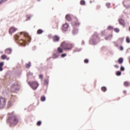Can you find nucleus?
I'll return each mask as SVG.
<instances>
[{"label": "nucleus", "instance_id": "nucleus-1", "mask_svg": "<svg viewBox=\"0 0 130 130\" xmlns=\"http://www.w3.org/2000/svg\"><path fill=\"white\" fill-rule=\"evenodd\" d=\"M14 39L18 40L22 46H25L26 42H30L31 40V38L29 37L28 34L23 31L21 32L20 35H15Z\"/></svg>", "mask_w": 130, "mask_h": 130}, {"label": "nucleus", "instance_id": "nucleus-2", "mask_svg": "<svg viewBox=\"0 0 130 130\" xmlns=\"http://www.w3.org/2000/svg\"><path fill=\"white\" fill-rule=\"evenodd\" d=\"M20 121L21 119L14 114L10 113L8 114V118H7V122L10 124V126L16 125L20 122Z\"/></svg>", "mask_w": 130, "mask_h": 130}, {"label": "nucleus", "instance_id": "nucleus-3", "mask_svg": "<svg viewBox=\"0 0 130 130\" xmlns=\"http://www.w3.org/2000/svg\"><path fill=\"white\" fill-rule=\"evenodd\" d=\"M60 46L66 51H71L74 48L75 45L72 43L63 41L61 43Z\"/></svg>", "mask_w": 130, "mask_h": 130}, {"label": "nucleus", "instance_id": "nucleus-4", "mask_svg": "<svg viewBox=\"0 0 130 130\" xmlns=\"http://www.w3.org/2000/svg\"><path fill=\"white\" fill-rule=\"evenodd\" d=\"M99 34L97 32H94L93 35L92 36L91 39L89 41V43L91 44L94 45L96 43L95 40L99 38Z\"/></svg>", "mask_w": 130, "mask_h": 130}, {"label": "nucleus", "instance_id": "nucleus-5", "mask_svg": "<svg viewBox=\"0 0 130 130\" xmlns=\"http://www.w3.org/2000/svg\"><path fill=\"white\" fill-rule=\"evenodd\" d=\"M27 83L33 90H37L39 86V84H38V82H28Z\"/></svg>", "mask_w": 130, "mask_h": 130}, {"label": "nucleus", "instance_id": "nucleus-6", "mask_svg": "<svg viewBox=\"0 0 130 130\" xmlns=\"http://www.w3.org/2000/svg\"><path fill=\"white\" fill-rule=\"evenodd\" d=\"M6 100L5 98L0 97V108H3L5 107Z\"/></svg>", "mask_w": 130, "mask_h": 130}, {"label": "nucleus", "instance_id": "nucleus-7", "mask_svg": "<svg viewBox=\"0 0 130 130\" xmlns=\"http://www.w3.org/2000/svg\"><path fill=\"white\" fill-rule=\"evenodd\" d=\"M18 82H15L11 87V90L12 92H14L18 90Z\"/></svg>", "mask_w": 130, "mask_h": 130}, {"label": "nucleus", "instance_id": "nucleus-8", "mask_svg": "<svg viewBox=\"0 0 130 130\" xmlns=\"http://www.w3.org/2000/svg\"><path fill=\"white\" fill-rule=\"evenodd\" d=\"M17 30V28L15 27L14 26H11L9 28V34L10 35H12V34L16 32Z\"/></svg>", "mask_w": 130, "mask_h": 130}, {"label": "nucleus", "instance_id": "nucleus-9", "mask_svg": "<svg viewBox=\"0 0 130 130\" xmlns=\"http://www.w3.org/2000/svg\"><path fill=\"white\" fill-rule=\"evenodd\" d=\"M69 27V24L66 23L63 24L62 26L63 31H67L68 30Z\"/></svg>", "mask_w": 130, "mask_h": 130}, {"label": "nucleus", "instance_id": "nucleus-10", "mask_svg": "<svg viewBox=\"0 0 130 130\" xmlns=\"http://www.w3.org/2000/svg\"><path fill=\"white\" fill-rule=\"evenodd\" d=\"M52 39L54 42L59 41V38L58 37V36L57 35H55L53 37H52Z\"/></svg>", "mask_w": 130, "mask_h": 130}, {"label": "nucleus", "instance_id": "nucleus-11", "mask_svg": "<svg viewBox=\"0 0 130 130\" xmlns=\"http://www.w3.org/2000/svg\"><path fill=\"white\" fill-rule=\"evenodd\" d=\"M5 53L8 54H11L12 53V49L11 48H7L5 50Z\"/></svg>", "mask_w": 130, "mask_h": 130}, {"label": "nucleus", "instance_id": "nucleus-12", "mask_svg": "<svg viewBox=\"0 0 130 130\" xmlns=\"http://www.w3.org/2000/svg\"><path fill=\"white\" fill-rule=\"evenodd\" d=\"M119 24L123 25V26H124L125 25V22H124V20L122 19H119Z\"/></svg>", "mask_w": 130, "mask_h": 130}, {"label": "nucleus", "instance_id": "nucleus-13", "mask_svg": "<svg viewBox=\"0 0 130 130\" xmlns=\"http://www.w3.org/2000/svg\"><path fill=\"white\" fill-rule=\"evenodd\" d=\"M57 52L61 54L63 52V49L60 47L57 48Z\"/></svg>", "mask_w": 130, "mask_h": 130}, {"label": "nucleus", "instance_id": "nucleus-14", "mask_svg": "<svg viewBox=\"0 0 130 130\" xmlns=\"http://www.w3.org/2000/svg\"><path fill=\"white\" fill-rule=\"evenodd\" d=\"M4 62H2L0 63V72L3 71V67L4 66Z\"/></svg>", "mask_w": 130, "mask_h": 130}, {"label": "nucleus", "instance_id": "nucleus-15", "mask_svg": "<svg viewBox=\"0 0 130 130\" xmlns=\"http://www.w3.org/2000/svg\"><path fill=\"white\" fill-rule=\"evenodd\" d=\"M59 56V54H58V53H54L53 55V58H57L58 57V56Z\"/></svg>", "mask_w": 130, "mask_h": 130}, {"label": "nucleus", "instance_id": "nucleus-16", "mask_svg": "<svg viewBox=\"0 0 130 130\" xmlns=\"http://www.w3.org/2000/svg\"><path fill=\"white\" fill-rule=\"evenodd\" d=\"M66 18L67 19V20L68 21H71V18L70 15L67 14L66 16Z\"/></svg>", "mask_w": 130, "mask_h": 130}, {"label": "nucleus", "instance_id": "nucleus-17", "mask_svg": "<svg viewBox=\"0 0 130 130\" xmlns=\"http://www.w3.org/2000/svg\"><path fill=\"white\" fill-rule=\"evenodd\" d=\"M124 85L126 87H128L130 85V83L127 81H125L124 82Z\"/></svg>", "mask_w": 130, "mask_h": 130}, {"label": "nucleus", "instance_id": "nucleus-18", "mask_svg": "<svg viewBox=\"0 0 130 130\" xmlns=\"http://www.w3.org/2000/svg\"><path fill=\"white\" fill-rule=\"evenodd\" d=\"M13 101H12V100H10V101H8V107H10L13 105Z\"/></svg>", "mask_w": 130, "mask_h": 130}, {"label": "nucleus", "instance_id": "nucleus-19", "mask_svg": "<svg viewBox=\"0 0 130 130\" xmlns=\"http://www.w3.org/2000/svg\"><path fill=\"white\" fill-rule=\"evenodd\" d=\"M112 36H113L112 35H110L109 36H108V37H106L105 38V40H111V39H110V38H112Z\"/></svg>", "mask_w": 130, "mask_h": 130}, {"label": "nucleus", "instance_id": "nucleus-20", "mask_svg": "<svg viewBox=\"0 0 130 130\" xmlns=\"http://www.w3.org/2000/svg\"><path fill=\"white\" fill-rule=\"evenodd\" d=\"M123 61V59L122 58H119L118 60V62L119 64L122 63Z\"/></svg>", "mask_w": 130, "mask_h": 130}, {"label": "nucleus", "instance_id": "nucleus-21", "mask_svg": "<svg viewBox=\"0 0 130 130\" xmlns=\"http://www.w3.org/2000/svg\"><path fill=\"white\" fill-rule=\"evenodd\" d=\"M101 90L103 92H105L107 91V89L106 87L103 86L101 88Z\"/></svg>", "mask_w": 130, "mask_h": 130}, {"label": "nucleus", "instance_id": "nucleus-22", "mask_svg": "<svg viewBox=\"0 0 130 130\" xmlns=\"http://www.w3.org/2000/svg\"><path fill=\"white\" fill-rule=\"evenodd\" d=\"M43 32V30L42 29H38L37 31V34L40 35L42 34Z\"/></svg>", "mask_w": 130, "mask_h": 130}, {"label": "nucleus", "instance_id": "nucleus-23", "mask_svg": "<svg viewBox=\"0 0 130 130\" xmlns=\"http://www.w3.org/2000/svg\"><path fill=\"white\" fill-rule=\"evenodd\" d=\"M1 58L3 60L6 59L7 57L5 54H3L2 55Z\"/></svg>", "mask_w": 130, "mask_h": 130}, {"label": "nucleus", "instance_id": "nucleus-24", "mask_svg": "<svg viewBox=\"0 0 130 130\" xmlns=\"http://www.w3.org/2000/svg\"><path fill=\"white\" fill-rule=\"evenodd\" d=\"M45 100H46V98H45V96H41V101H42V102H44V101H45Z\"/></svg>", "mask_w": 130, "mask_h": 130}, {"label": "nucleus", "instance_id": "nucleus-25", "mask_svg": "<svg viewBox=\"0 0 130 130\" xmlns=\"http://www.w3.org/2000/svg\"><path fill=\"white\" fill-rule=\"evenodd\" d=\"M115 32L118 33L120 32V29L118 28H115L114 29Z\"/></svg>", "mask_w": 130, "mask_h": 130}, {"label": "nucleus", "instance_id": "nucleus-26", "mask_svg": "<svg viewBox=\"0 0 130 130\" xmlns=\"http://www.w3.org/2000/svg\"><path fill=\"white\" fill-rule=\"evenodd\" d=\"M126 42L127 43H130V39H129V37H126Z\"/></svg>", "mask_w": 130, "mask_h": 130}, {"label": "nucleus", "instance_id": "nucleus-27", "mask_svg": "<svg viewBox=\"0 0 130 130\" xmlns=\"http://www.w3.org/2000/svg\"><path fill=\"white\" fill-rule=\"evenodd\" d=\"M30 66H31V63H28L26 64L25 67L26 68V69H29L30 67Z\"/></svg>", "mask_w": 130, "mask_h": 130}, {"label": "nucleus", "instance_id": "nucleus-28", "mask_svg": "<svg viewBox=\"0 0 130 130\" xmlns=\"http://www.w3.org/2000/svg\"><path fill=\"white\" fill-rule=\"evenodd\" d=\"M120 75H121V72L120 71H117L116 72V76H120Z\"/></svg>", "mask_w": 130, "mask_h": 130}, {"label": "nucleus", "instance_id": "nucleus-29", "mask_svg": "<svg viewBox=\"0 0 130 130\" xmlns=\"http://www.w3.org/2000/svg\"><path fill=\"white\" fill-rule=\"evenodd\" d=\"M80 4L81 5V6H84L85 4V2L83 0H82L80 2Z\"/></svg>", "mask_w": 130, "mask_h": 130}, {"label": "nucleus", "instance_id": "nucleus-30", "mask_svg": "<svg viewBox=\"0 0 130 130\" xmlns=\"http://www.w3.org/2000/svg\"><path fill=\"white\" fill-rule=\"evenodd\" d=\"M48 82H49L48 79L45 80L44 84H45V85H48Z\"/></svg>", "mask_w": 130, "mask_h": 130}, {"label": "nucleus", "instance_id": "nucleus-31", "mask_svg": "<svg viewBox=\"0 0 130 130\" xmlns=\"http://www.w3.org/2000/svg\"><path fill=\"white\" fill-rule=\"evenodd\" d=\"M106 7H107L108 8H110L111 4L108 3L106 4Z\"/></svg>", "mask_w": 130, "mask_h": 130}, {"label": "nucleus", "instance_id": "nucleus-32", "mask_svg": "<svg viewBox=\"0 0 130 130\" xmlns=\"http://www.w3.org/2000/svg\"><path fill=\"white\" fill-rule=\"evenodd\" d=\"M39 79L43 80V75L42 74H40L39 76Z\"/></svg>", "mask_w": 130, "mask_h": 130}, {"label": "nucleus", "instance_id": "nucleus-33", "mask_svg": "<svg viewBox=\"0 0 130 130\" xmlns=\"http://www.w3.org/2000/svg\"><path fill=\"white\" fill-rule=\"evenodd\" d=\"M67 53H63V54H61V58H64L66 56H67Z\"/></svg>", "mask_w": 130, "mask_h": 130}, {"label": "nucleus", "instance_id": "nucleus-34", "mask_svg": "<svg viewBox=\"0 0 130 130\" xmlns=\"http://www.w3.org/2000/svg\"><path fill=\"white\" fill-rule=\"evenodd\" d=\"M7 0H2L0 1V4H2L4 3H5L6 1H7Z\"/></svg>", "mask_w": 130, "mask_h": 130}, {"label": "nucleus", "instance_id": "nucleus-35", "mask_svg": "<svg viewBox=\"0 0 130 130\" xmlns=\"http://www.w3.org/2000/svg\"><path fill=\"white\" fill-rule=\"evenodd\" d=\"M108 30H112L113 29V27L111 26H110L108 27Z\"/></svg>", "mask_w": 130, "mask_h": 130}, {"label": "nucleus", "instance_id": "nucleus-36", "mask_svg": "<svg viewBox=\"0 0 130 130\" xmlns=\"http://www.w3.org/2000/svg\"><path fill=\"white\" fill-rule=\"evenodd\" d=\"M41 124V121H38V122L37 123V125L38 126H40Z\"/></svg>", "mask_w": 130, "mask_h": 130}, {"label": "nucleus", "instance_id": "nucleus-37", "mask_svg": "<svg viewBox=\"0 0 130 130\" xmlns=\"http://www.w3.org/2000/svg\"><path fill=\"white\" fill-rule=\"evenodd\" d=\"M78 32V30H73V33L74 34H77Z\"/></svg>", "mask_w": 130, "mask_h": 130}, {"label": "nucleus", "instance_id": "nucleus-38", "mask_svg": "<svg viewBox=\"0 0 130 130\" xmlns=\"http://www.w3.org/2000/svg\"><path fill=\"white\" fill-rule=\"evenodd\" d=\"M120 71H124V68L123 67L121 66L120 68Z\"/></svg>", "mask_w": 130, "mask_h": 130}, {"label": "nucleus", "instance_id": "nucleus-39", "mask_svg": "<svg viewBox=\"0 0 130 130\" xmlns=\"http://www.w3.org/2000/svg\"><path fill=\"white\" fill-rule=\"evenodd\" d=\"M88 62H89V60H88V59H85V60H84V62H85V63H88Z\"/></svg>", "mask_w": 130, "mask_h": 130}, {"label": "nucleus", "instance_id": "nucleus-40", "mask_svg": "<svg viewBox=\"0 0 130 130\" xmlns=\"http://www.w3.org/2000/svg\"><path fill=\"white\" fill-rule=\"evenodd\" d=\"M120 51H123V47L122 46L120 47Z\"/></svg>", "mask_w": 130, "mask_h": 130}, {"label": "nucleus", "instance_id": "nucleus-41", "mask_svg": "<svg viewBox=\"0 0 130 130\" xmlns=\"http://www.w3.org/2000/svg\"><path fill=\"white\" fill-rule=\"evenodd\" d=\"M119 40H120V41H123V40H124V38H120L119 39Z\"/></svg>", "mask_w": 130, "mask_h": 130}, {"label": "nucleus", "instance_id": "nucleus-42", "mask_svg": "<svg viewBox=\"0 0 130 130\" xmlns=\"http://www.w3.org/2000/svg\"><path fill=\"white\" fill-rule=\"evenodd\" d=\"M114 67H115V68H116V69H118V68H119V66H117V65H114Z\"/></svg>", "mask_w": 130, "mask_h": 130}, {"label": "nucleus", "instance_id": "nucleus-43", "mask_svg": "<svg viewBox=\"0 0 130 130\" xmlns=\"http://www.w3.org/2000/svg\"><path fill=\"white\" fill-rule=\"evenodd\" d=\"M30 17H31V16H30V15H29V16H27V19H30Z\"/></svg>", "mask_w": 130, "mask_h": 130}, {"label": "nucleus", "instance_id": "nucleus-44", "mask_svg": "<svg viewBox=\"0 0 130 130\" xmlns=\"http://www.w3.org/2000/svg\"><path fill=\"white\" fill-rule=\"evenodd\" d=\"M123 93L124 94H126V90H124L123 91Z\"/></svg>", "mask_w": 130, "mask_h": 130}, {"label": "nucleus", "instance_id": "nucleus-45", "mask_svg": "<svg viewBox=\"0 0 130 130\" xmlns=\"http://www.w3.org/2000/svg\"><path fill=\"white\" fill-rule=\"evenodd\" d=\"M129 62L130 63V57H129Z\"/></svg>", "mask_w": 130, "mask_h": 130}, {"label": "nucleus", "instance_id": "nucleus-46", "mask_svg": "<svg viewBox=\"0 0 130 130\" xmlns=\"http://www.w3.org/2000/svg\"><path fill=\"white\" fill-rule=\"evenodd\" d=\"M90 4H91V3H92V1H90Z\"/></svg>", "mask_w": 130, "mask_h": 130}, {"label": "nucleus", "instance_id": "nucleus-47", "mask_svg": "<svg viewBox=\"0 0 130 130\" xmlns=\"http://www.w3.org/2000/svg\"><path fill=\"white\" fill-rule=\"evenodd\" d=\"M129 31H130V26H129Z\"/></svg>", "mask_w": 130, "mask_h": 130}, {"label": "nucleus", "instance_id": "nucleus-48", "mask_svg": "<svg viewBox=\"0 0 130 130\" xmlns=\"http://www.w3.org/2000/svg\"><path fill=\"white\" fill-rule=\"evenodd\" d=\"M49 38H50V36H49Z\"/></svg>", "mask_w": 130, "mask_h": 130}]
</instances>
